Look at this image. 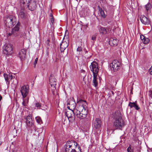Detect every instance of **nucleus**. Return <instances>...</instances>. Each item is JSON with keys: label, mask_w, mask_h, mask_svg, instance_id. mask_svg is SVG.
Instances as JSON below:
<instances>
[{"label": "nucleus", "mask_w": 152, "mask_h": 152, "mask_svg": "<svg viewBox=\"0 0 152 152\" xmlns=\"http://www.w3.org/2000/svg\"><path fill=\"white\" fill-rule=\"evenodd\" d=\"M87 104L86 101L79 99L77 102V107L75 108V113L76 116L80 119L85 118L88 113Z\"/></svg>", "instance_id": "nucleus-1"}, {"label": "nucleus", "mask_w": 152, "mask_h": 152, "mask_svg": "<svg viewBox=\"0 0 152 152\" xmlns=\"http://www.w3.org/2000/svg\"><path fill=\"white\" fill-rule=\"evenodd\" d=\"M112 117L113 119L114 127L117 130H122L125 124L120 112L118 111H115L113 113Z\"/></svg>", "instance_id": "nucleus-2"}, {"label": "nucleus", "mask_w": 152, "mask_h": 152, "mask_svg": "<svg viewBox=\"0 0 152 152\" xmlns=\"http://www.w3.org/2000/svg\"><path fill=\"white\" fill-rule=\"evenodd\" d=\"M17 20V18L13 16L5 17L4 18V23L7 27L11 28L16 24Z\"/></svg>", "instance_id": "nucleus-3"}, {"label": "nucleus", "mask_w": 152, "mask_h": 152, "mask_svg": "<svg viewBox=\"0 0 152 152\" xmlns=\"http://www.w3.org/2000/svg\"><path fill=\"white\" fill-rule=\"evenodd\" d=\"M26 122L27 129H28V130H31V132L34 131H36L37 128L35 126L34 122L31 118V116L30 114L27 116Z\"/></svg>", "instance_id": "nucleus-4"}, {"label": "nucleus", "mask_w": 152, "mask_h": 152, "mask_svg": "<svg viewBox=\"0 0 152 152\" xmlns=\"http://www.w3.org/2000/svg\"><path fill=\"white\" fill-rule=\"evenodd\" d=\"M77 144L73 141H69L66 143V152H75Z\"/></svg>", "instance_id": "nucleus-5"}, {"label": "nucleus", "mask_w": 152, "mask_h": 152, "mask_svg": "<svg viewBox=\"0 0 152 152\" xmlns=\"http://www.w3.org/2000/svg\"><path fill=\"white\" fill-rule=\"evenodd\" d=\"M65 114L68 119L69 123H72L75 120V114L74 110L68 109L65 112Z\"/></svg>", "instance_id": "nucleus-6"}, {"label": "nucleus", "mask_w": 152, "mask_h": 152, "mask_svg": "<svg viewBox=\"0 0 152 152\" xmlns=\"http://www.w3.org/2000/svg\"><path fill=\"white\" fill-rule=\"evenodd\" d=\"M2 50L4 54L9 56L13 53V48L12 45L9 44H6L2 47Z\"/></svg>", "instance_id": "nucleus-7"}, {"label": "nucleus", "mask_w": 152, "mask_h": 152, "mask_svg": "<svg viewBox=\"0 0 152 152\" xmlns=\"http://www.w3.org/2000/svg\"><path fill=\"white\" fill-rule=\"evenodd\" d=\"M49 80L50 84L52 88V91L53 92V94L54 95L56 92V93L57 92V90H56V80L53 76L51 75L50 77Z\"/></svg>", "instance_id": "nucleus-8"}, {"label": "nucleus", "mask_w": 152, "mask_h": 152, "mask_svg": "<svg viewBox=\"0 0 152 152\" xmlns=\"http://www.w3.org/2000/svg\"><path fill=\"white\" fill-rule=\"evenodd\" d=\"M120 65V63L116 60H114L110 64L112 70L114 72L116 71L119 69Z\"/></svg>", "instance_id": "nucleus-9"}, {"label": "nucleus", "mask_w": 152, "mask_h": 152, "mask_svg": "<svg viewBox=\"0 0 152 152\" xmlns=\"http://www.w3.org/2000/svg\"><path fill=\"white\" fill-rule=\"evenodd\" d=\"M98 66V64L96 62L94 61L91 63L90 66V68L91 71L92 72L93 75H94V73L95 75H98V72L99 69Z\"/></svg>", "instance_id": "nucleus-10"}, {"label": "nucleus", "mask_w": 152, "mask_h": 152, "mask_svg": "<svg viewBox=\"0 0 152 152\" xmlns=\"http://www.w3.org/2000/svg\"><path fill=\"white\" fill-rule=\"evenodd\" d=\"M29 91V86L28 85L23 86L21 88L20 92L23 98L26 97Z\"/></svg>", "instance_id": "nucleus-11"}, {"label": "nucleus", "mask_w": 152, "mask_h": 152, "mask_svg": "<svg viewBox=\"0 0 152 152\" xmlns=\"http://www.w3.org/2000/svg\"><path fill=\"white\" fill-rule=\"evenodd\" d=\"M76 104L74 99H72L69 101L67 104V108L68 109H70L75 110Z\"/></svg>", "instance_id": "nucleus-12"}, {"label": "nucleus", "mask_w": 152, "mask_h": 152, "mask_svg": "<svg viewBox=\"0 0 152 152\" xmlns=\"http://www.w3.org/2000/svg\"><path fill=\"white\" fill-rule=\"evenodd\" d=\"M140 20L142 23L145 25H148L150 24L151 21L150 19L144 15L141 16Z\"/></svg>", "instance_id": "nucleus-13"}, {"label": "nucleus", "mask_w": 152, "mask_h": 152, "mask_svg": "<svg viewBox=\"0 0 152 152\" xmlns=\"http://www.w3.org/2000/svg\"><path fill=\"white\" fill-rule=\"evenodd\" d=\"M20 23L18 22L15 26L12 29V33L15 36L18 35V32L20 29Z\"/></svg>", "instance_id": "nucleus-14"}, {"label": "nucleus", "mask_w": 152, "mask_h": 152, "mask_svg": "<svg viewBox=\"0 0 152 152\" xmlns=\"http://www.w3.org/2000/svg\"><path fill=\"white\" fill-rule=\"evenodd\" d=\"M4 78L6 84L9 85L10 84V81L13 78V77L12 75L10 74H7L4 73Z\"/></svg>", "instance_id": "nucleus-15"}, {"label": "nucleus", "mask_w": 152, "mask_h": 152, "mask_svg": "<svg viewBox=\"0 0 152 152\" xmlns=\"http://www.w3.org/2000/svg\"><path fill=\"white\" fill-rule=\"evenodd\" d=\"M26 50L25 49H22L19 52L18 56L21 60H24L25 58Z\"/></svg>", "instance_id": "nucleus-16"}, {"label": "nucleus", "mask_w": 152, "mask_h": 152, "mask_svg": "<svg viewBox=\"0 0 152 152\" xmlns=\"http://www.w3.org/2000/svg\"><path fill=\"white\" fill-rule=\"evenodd\" d=\"M101 125V120L99 118H96L94 123V127L97 129L99 128Z\"/></svg>", "instance_id": "nucleus-17"}, {"label": "nucleus", "mask_w": 152, "mask_h": 152, "mask_svg": "<svg viewBox=\"0 0 152 152\" xmlns=\"http://www.w3.org/2000/svg\"><path fill=\"white\" fill-rule=\"evenodd\" d=\"M69 44L66 42L63 41L60 44V50L63 52L65 49L68 46Z\"/></svg>", "instance_id": "nucleus-18"}, {"label": "nucleus", "mask_w": 152, "mask_h": 152, "mask_svg": "<svg viewBox=\"0 0 152 152\" xmlns=\"http://www.w3.org/2000/svg\"><path fill=\"white\" fill-rule=\"evenodd\" d=\"M118 40L115 38H110L109 40V44L111 46H116L118 43Z\"/></svg>", "instance_id": "nucleus-19"}, {"label": "nucleus", "mask_w": 152, "mask_h": 152, "mask_svg": "<svg viewBox=\"0 0 152 152\" xmlns=\"http://www.w3.org/2000/svg\"><path fill=\"white\" fill-rule=\"evenodd\" d=\"M27 6L30 10L31 11L34 10L36 9L37 7L35 1H33L30 5L29 4Z\"/></svg>", "instance_id": "nucleus-20"}, {"label": "nucleus", "mask_w": 152, "mask_h": 152, "mask_svg": "<svg viewBox=\"0 0 152 152\" xmlns=\"http://www.w3.org/2000/svg\"><path fill=\"white\" fill-rule=\"evenodd\" d=\"M98 75H95L94 73V75H93V79L92 81V85L95 87L97 86L98 84L97 81V76Z\"/></svg>", "instance_id": "nucleus-21"}, {"label": "nucleus", "mask_w": 152, "mask_h": 152, "mask_svg": "<svg viewBox=\"0 0 152 152\" xmlns=\"http://www.w3.org/2000/svg\"><path fill=\"white\" fill-rule=\"evenodd\" d=\"M24 9H21L20 10L18 14L19 17L23 19H25L26 18V15L24 12Z\"/></svg>", "instance_id": "nucleus-22"}, {"label": "nucleus", "mask_w": 152, "mask_h": 152, "mask_svg": "<svg viewBox=\"0 0 152 152\" xmlns=\"http://www.w3.org/2000/svg\"><path fill=\"white\" fill-rule=\"evenodd\" d=\"M129 106L131 108L134 107L135 109L137 110H138L140 109V107L137 104L136 102H129Z\"/></svg>", "instance_id": "nucleus-23"}, {"label": "nucleus", "mask_w": 152, "mask_h": 152, "mask_svg": "<svg viewBox=\"0 0 152 152\" xmlns=\"http://www.w3.org/2000/svg\"><path fill=\"white\" fill-rule=\"evenodd\" d=\"M99 30L100 34L102 35L105 34L107 32L106 28L102 26H100Z\"/></svg>", "instance_id": "nucleus-24"}, {"label": "nucleus", "mask_w": 152, "mask_h": 152, "mask_svg": "<svg viewBox=\"0 0 152 152\" xmlns=\"http://www.w3.org/2000/svg\"><path fill=\"white\" fill-rule=\"evenodd\" d=\"M31 0H21L20 4L21 5L23 4V7L25 6H27L28 4Z\"/></svg>", "instance_id": "nucleus-25"}, {"label": "nucleus", "mask_w": 152, "mask_h": 152, "mask_svg": "<svg viewBox=\"0 0 152 152\" xmlns=\"http://www.w3.org/2000/svg\"><path fill=\"white\" fill-rule=\"evenodd\" d=\"M23 101L22 102V104L23 106H25L26 105L28 102V98L27 97L23 98Z\"/></svg>", "instance_id": "nucleus-26"}, {"label": "nucleus", "mask_w": 152, "mask_h": 152, "mask_svg": "<svg viewBox=\"0 0 152 152\" xmlns=\"http://www.w3.org/2000/svg\"><path fill=\"white\" fill-rule=\"evenodd\" d=\"M134 147L133 145L132 144L130 145L127 149V152H134Z\"/></svg>", "instance_id": "nucleus-27"}, {"label": "nucleus", "mask_w": 152, "mask_h": 152, "mask_svg": "<svg viewBox=\"0 0 152 152\" xmlns=\"http://www.w3.org/2000/svg\"><path fill=\"white\" fill-rule=\"evenodd\" d=\"M98 7H99V10L101 16L103 18H105L106 16L105 15L104 11L101 8H100L99 6Z\"/></svg>", "instance_id": "nucleus-28"}, {"label": "nucleus", "mask_w": 152, "mask_h": 152, "mask_svg": "<svg viewBox=\"0 0 152 152\" xmlns=\"http://www.w3.org/2000/svg\"><path fill=\"white\" fill-rule=\"evenodd\" d=\"M35 119L37 123L39 124H41L42 123V121L41 118L39 116H37L36 117Z\"/></svg>", "instance_id": "nucleus-29"}, {"label": "nucleus", "mask_w": 152, "mask_h": 152, "mask_svg": "<svg viewBox=\"0 0 152 152\" xmlns=\"http://www.w3.org/2000/svg\"><path fill=\"white\" fill-rule=\"evenodd\" d=\"M148 109L150 111H152V99L151 100V99L149 102V104L148 107Z\"/></svg>", "instance_id": "nucleus-30"}, {"label": "nucleus", "mask_w": 152, "mask_h": 152, "mask_svg": "<svg viewBox=\"0 0 152 152\" xmlns=\"http://www.w3.org/2000/svg\"><path fill=\"white\" fill-rule=\"evenodd\" d=\"M150 41V39L147 37H145V38L144 39L143 41H142V42L144 44H148Z\"/></svg>", "instance_id": "nucleus-31"}, {"label": "nucleus", "mask_w": 152, "mask_h": 152, "mask_svg": "<svg viewBox=\"0 0 152 152\" xmlns=\"http://www.w3.org/2000/svg\"><path fill=\"white\" fill-rule=\"evenodd\" d=\"M100 3L101 4V6L104 7L105 6V4L107 2L105 0H100Z\"/></svg>", "instance_id": "nucleus-32"}, {"label": "nucleus", "mask_w": 152, "mask_h": 152, "mask_svg": "<svg viewBox=\"0 0 152 152\" xmlns=\"http://www.w3.org/2000/svg\"><path fill=\"white\" fill-rule=\"evenodd\" d=\"M151 7V5L150 4H148L145 5V8L147 11H148Z\"/></svg>", "instance_id": "nucleus-33"}, {"label": "nucleus", "mask_w": 152, "mask_h": 152, "mask_svg": "<svg viewBox=\"0 0 152 152\" xmlns=\"http://www.w3.org/2000/svg\"><path fill=\"white\" fill-rule=\"evenodd\" d=\"M41 106V104L39 102H37L35 103V107L37 108H40Z\"/></svg>", "instance_id": "nucleus-34"}, {"label": "nucleus", "mask_w": 152, "mask_h": 152, "mask_svg": "<svg viewBox=\"0 0 152 152\" xmlns=\"http://www.w3.org/2000/svg\"><path fill=\"white\" fill-rule=\"evenodd\" d=\"M149 97H150L151 99H152V91H149Z\"/></svg>", "instance_id": "nucleus-35"}, {"label": "nucleus", "mask_w": 152, "mask_h": 152, "mask_svg": "<svg viewBox=\"0 0 152 152\" xmlns=\"http://www.w3.org/2000/svg\"><path fill=\"white\" fill-rule=\"evenodd\" d=\"M38 60V58H36L35 59V61H34V67H35V66H36V64L37 63Z\"/></svg>", "instance_id": "nucleus-36"}, {"label": "nucleus", "mask_w": 152, "mask_h": 152, "mask_svg": "<svg viewBox=\"0 0 152 152\" xmlns=\"http://www.w3.org/2000/svg\"><path fill=\"white\" fill-rule=\"evenodd\" d=\"M145 37L143 35H141L140 36V38L142 41L144 39Z\"/></svg>", "instance_id": "nucleus-37"}, {"label": "nucleus", "mask_w": 152, "mask_h": 152, "mask_svg": "<svg viewBox=\"0 0 152 152\" xmlns=\"http://www.w3.org/2000/svg\"><path fill=\"white\" fill-rule=\"evenodd\" d=\"M96 36L95 35H93L91 38V39L92 40L94 41L96 40Z\"/></svg>", "instance_id": "nucleus-38"}, {"label": "nucleus", "mask_w": 152, "mask_h": 152, "mask_svg": "<svg viewBox=\"0 0 152 152\" xmlns=\"http://www.w3.org/2000/svg\"><path fill=\"white\" fill-rule=\"evenodd\" d=\"M77 51L79 52H80L82 51V48L81 47H78L77 48Z\"/></svg>", "instance_id": "nucleus-39"}, {"label": "nucleus", "mask_w": 152, "mask_h": 152, "mask_svg": "<svg viewBox=\"0 0 152 152\" xmlns=\"http://www.w3.org/2000/svg\"><path fill=\"white\" fill-rule=\"evenodd\" d=\"M149 72L150 74L152 75V65L149 70Z\"/></svg>", "instance_id": "nucleus-40"}, {"label": "nucleus", "mask_w": 152, "mask_h": 152, "mask_svg": "<svg viewBox=\"0 0 152 152\" xmlns=\"http://www.w3.org/2000/svg\"><path fill=\"white\" fill-rule=\"evenodd\" d=\"M50 20H51V22L52 23H53V21H54V20H53V18H51V19H50Z\"/></svg>", "instance_id": "nucleus-41"}, {"label": "nucleus", "mask_w": 152, "mask_h": 152, "mask_svg": "<svg viewBox=\"0 0 152 152\" xmlns=\"http://www.w3.org/2000/svg\"><path fill=\"white\" fill-rule=\"evenodd\" d=\"M111 92L112 94L113 95L114 94V92L113 91H111Z\"/></svg>", "instance_id": "nucleus-42"}, {"label": "nucleus", "mask_w": 152, "mask_h": 152, "mask_svg": "<svg viewBox=\"0 0 152 152\" xmlns=\"http://www.w3.org/2000/svg\"><path fill=\"white\" fill-rule=\"evenodd\" d=\"M12 33H9V36H10V35H12Z\"/></svg>", "instance_id": "nucleus-43"}, {"label": "nucleus", "mask_w": 152, "mask_h": 152, "mask_svg": "<svg viewBox=\"0 0 152 152\" xmlns=\"http://www.w3.org/2000/svg\"><path fill=\"white\" fill-rule=\"evenodd\" d=\"M53 16V15H52V14L51 13V14H50V16Z\"/></svg>", "instance_id": "nucleus-44"}, {"label": "nucleus", "mask_w": 152, "mask_h": 152, "mask_svg": "<svg viewBox=\"0 0 152 152\" xmlns=\"http://www.w3.org/2000/svg\"><path fill=\"white\" fill-rule=\"evenodd\" d=\"M47 41L48 42H49V40H48Z\"/></svg>", "instance_id": "nucleus-45"}, {"label": "nucleus", "mask_w": 152, "mask_h": 152, "mask_svg": "<svg viewBox=\"0 0 152 152\" xmlns=\"http://www.w3.org/2000/svg\"><path fill=\"white\" fill-rule=\"evenodd\" d=\"M56 144H57V141H56Z\"/></svg>", "instance_id": "nucleus-46"}, {"label": "nucleus", "mask_w": 152, "mask_h": 152, "mask_svg": "<svg viewBox=\"0 0 152 152\" xmlns=\"http://www.w3.org/2000/svg\"><path fill=\"white\" fill-rule=\"evenodd\" d=\"M1 144V142H0V145Z\"/></svg>", "instance_id": "nucleus-47"}, {"label": "nucleus", "mask_w": 152, "mask_h": 152, "mask_svg": "<svg viewBox=\"0 0 152 152\" xmlns=\"http://www.w3.org/2000/svg\"><path fill=\"white\" fill-rule=\"evenodd\" d=\"M59 36H61V35H58Z\"/></svg>", "instance_id": "nucleus-48"}, {"label": "nucleus", "mask_w": 152, "mask_h": 152, "mask_svg": "<svg viewBox=\"0 0 152 152\" xmlns=\"http://www.w3.org/2000/svg\"><path fill=\"white\" fill-rule=\"evenodd\" d=\"M1 104H0V107H1Z\"/></svg>", "instance_id": "nucleus-49"}, {"label": "nucleus", "mask_w": 152, "mask_h": 152, "mask_svg": "<svg viewBox=\"0 0 152 152\" xmlns=\"http://www.w3.org/2000/svg\"><path fill=\"white\" fill-rule=\"evenodd\" d=\"M56 152H57V151H56Z\"/></svg>", "instance_id": "nucleus-50"}]
</instances>
